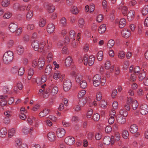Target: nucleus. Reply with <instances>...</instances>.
I'll use <instances>...</instances> for the list:
<instances>
[{"label": "nucleus", "instance_id": "nucleus-1", "mask_svg": "<svg viewBox=\"0 0 148 148\" xmlns=\"http://www.w3.org/2000/svg\"><path fill=\"white\" fill-rule=\"evenodd\" d=\"M13 53L9 51L6 52L3 57V60L5 64H9L11 62L13 58Z\"/></svg>", "mask_w": 148, "mask_h": 148}, {"label": "nucleus", "instance_id": "nucleus-2", "mask_svg": "<svg viewBox=\"0 0 148 148\" xmlns=\"http://www.w3.org/2000/svg\"><path fill=\"white\" fill-rule=\"evenodd\" d=\"M72 83L71 81L68 79L64 81L63 83V88L65 91H68L71 88Z\"/></svg>", "mask_w": 148, "mask_h": 148}, {"label": "nucleus", "instance_id": "nucleus-3", "mask_svg": "<svg viewBox=\"0 0 148 148\" xmlns=\"http://www.w3.org/2000/svg\"><path fill=\"white\" fill-rule=\"evenodd\" d=\"M93 81L94 86H97L100 84L101 82V76L98 74L96 75L93 77Z\"/></svg>", "mask_w": 148, "mask_h": 148}, {"label": "nucleus", "instance_id": "nucleus-4", "mask_svg": "<svg viewBox=\"0 0 148 148\" xmlns=\"http://www.w3.org/2000/svg\"><path fill=\"white\" fill-rule=\"evenodd\" d=\"M140 112L142 114L145 115L148 113V107L145 104H142L140 107Z\"/></svg>", "mask_w": 148, "mask_h": 148}, {"label": "nucleus", "instance_id": "nucleus-5", "mask_svg": "<svg viewBox=\"0 0 148 148\" xmlns=\"http://www.w3.org/2000/svg\"><path fill=\"white\" fill-rule=\"evenodd\" d=\"M58 88L57 86L52 85L48 89L45 93L47 94L51 92L52 93L53 95H54L57 94L58 91Z\"/></svg>", "mask_w": 148, "mask_h": 148}, {"label": "nucleus", "instance_id": "nucleus-6", "mask_svg": "<svg viewBox=\"0 0 148 148\" xmlns=\"http://www.w3.org/2000/svg\"><path fill=\"white\" fill-rule=\"evenodd\" d=\"M32 47L34 48V49L35 51L38 50V49H40V50L42 49H43L44 47H41L39 48V42L36 40H35L32 42Z\"/></svg>", "mask_w": 148, "mask_h": 148}, {"label": "nucleus", "instance_id": "nucleus-7", "mask_svg": "<svg viewBox=\"0 0 148 148\" xmlns=\"http://www.w3.org/2000/svg\"><path fill=\"white\" fill-rule=\"evenodd\" d=\"M66 131L65 130L62 128H58L56 131V135L59 138H61L64 136Z\"/></svg>", "mask_w": 148, "mask_h": 148}, {"label": "nucleus", "instance_id": "nucleus-8", "mask_svg": "<svg viewBox=\"0 0 148 148\" xmlns=\"http://www.w3.org/2000/svg\"><path fill=\"white\" fill-rule=\"evenodd\" d=\"M65 143L68 145H71L73 144L75 142V139L72 137L69 136L65 139Z\"/></svg>", "mask_w": 148, "mask_h": 148}, {"label": "nucleus", "instance_id": "nucleus-9", "mask_svg": "<svg viewBox=\"0 0 148 148\" xmlns=\"http://www.w3.org/2000/svg\"><path fill=\"white\" fill-rule=\"evenodd\" d=\"M17 23L15 22H13L10 23L9 26L10 31L12 32H15L18 27Z\"/></svg>", "mask_w": 148, "mask_h": 148}, {"label": "nucleus", "instance_id": "nucleus-10", "mask_svg": "<svg viewBox=\"0 0 148 148\" xmlns=\"http://www.w3.org/2000/svg\"><path fill=\"white\" fill-rule=\"evenodd\" d=\"M123 5L124 3L122 2L118 6V8L119 9H121L123 14L124 15H125L127 14V8L126 6H123Z\"/></svg>", "mask_w": 148, "mask_h": 148}, {"label": "nucleus", "instance_id": "nucleus-11", "mask_svg": "<svg viewBox=\"0 0 148 148\" xmlns=\"http://www.w3.org/2000/svg\"><path fill=\"white\" fill-rule=\"evenodd\" d=\"M45 64V62L43 58L41 57L38 60V69L39 70L42 69Z\"/></svg>", "mask_w": 148, "mask_h": 148}, {"label": "nucleus", "instance_id": "nucleus-12", "mask_svg": "<svg viewBox=\"0 0 148 148\" xmlns=\"http://www.w3.org/2000/svg\"><path fill=\"white\" fill-rule=\"evenodd\" d=\"M121 34L123 37L126 38L131 35L130 31L126 29H125L122 31Z\"/></svg>", "mask_w": 148, "mask_h": 148}, {"label": "nucleus", "instance_id": "nucleus-13", "mask_svg": "<svg viewBox=\"0 0 148 148\" xmlns=\"http://www.w3.org/2000/svg\"><path fill=\"white\" fill-rule=\"evenodd\" d=\"M55 29L54 25L53 23H51L49 24L47 27V31L48 33H53Z\"/></svg>", "mask_w": 148, "mask_h": 148}, {"label": "nucleus", "instance_id": "nucleus-14", "mask_svg": "<svg viewBox=\"0 0 148 148\" xmlns=\"http://www.w3.org/2000/svg\"><path fill=\"white\" fill-rule=\"evenodd\" d=\"M116 116V119L118 122L121 124H124L126 122V119L123 118L122 116L117 115Z\"/></svg>", "mask_w": 148, "mask_h": 148}, {"label": "nucleus", "instance_id": "nucleus-15", "mask_svg": "<svg viewBox=\"0 0 148 148\" xmlns=\"http://www.w3.org/2000/svg\"><path fill=\"white\" fill-rule=\"evenodd\" d=\"M135 12L134 11L132 10L130 11L128 13L127 18L129 21H132L134 18Z\"/></svg>", "mask_w": 148, "mask_h": 148}, {"label": "nucleus", "instance_id": "nucleus-16", "mask_svg": "<svg viewBox=\"0 0 148 148\" xmlns=\"http://www.w3.org/2000/svg\"><path fill=\"white\" fill-rule=\"evenodd\" d=\"M138 127L136 125L133 124L131 125L130 128V131L132 134L136 133L138 131Z\"/></svg>", "mask_w": 148, "mask_h": 148}, {"label": "nucleus", "instance_id": "nucleus-17", "mask_svg": "<svg viewBox=\"0 0 148 148\" xmlns=\"http://www.w3.org/2000/svg\"><path fill=\"white\" fill-rule=\"evenodd\" d=\"M72 62L73 60L72 58L70 56H69L65 60V66L66 67H69L72 63Z\"/></svg>", "mask_w": 148, "mask_h": 148}, {"label": "nucleus", "instance_id": "nucleus-18", "mask_svg": "<svg viewBox=\"0 0 148 148\" xmlns=\"http://www.w3.org/2000/svg\"><path fill=\"white\" fill-rule=\"evenodd\" d=\"M47 136L49 140L50 141H53L55 140L56 136L53 132H49Z\"/></svg>", "mask_w": 148, "mask_h": 148}, {"label": "nucleus", "instance_id": "nucleus-19", "mask_svg": "<svg viewBox=\"0 0 148 148\" xmlns=\"http://www.w3.org/2000/svg\"><path fill=\"white\" fill-rule=\"evenodd\" d=\"M49 109H44L42 111L40 112L39 113V115L41 117H43L47 115V114H49Z\"/></svg>", "mask_w": 148, "mask_h": 148}, {"label": "nucleus", "instance_id": "nucleus-20", "mask_svg": "<svg viewBox=\"0 0 148 148\" xmlns=\"http://www.w3.org/2000/svg\"><path fill=\"white\" fill-rule=\"evenodd\" d=\"M111 138L109 136L105 137L103 140V143L106 145H108L110 143Z\"/></svg>", "mask_w": 148, "mask_h": 148}, {"label": "nucleus", "instance_id": "nucleus-21", "mask_svg": "<svg viewBox=\"0 0 148 148\" xmlns=\"http://www.w3.org/2000/svg\"><path fill=\"white\" fill-rule=\"evenodd\" d=\"M126 20L124 18L121 19L119 23V26L120 28H123L126 25Z\"/></svg>", "mask_w": 148, "mask_h": 148}, {"label": "nucleus", "instance_id": "nucleus-22", "mask_svg": "<svg viewBox=\"0 0 148 148\" xmlns=\"http://www.w3.org/2000/svg\"><path fill=\"white\" fill-rule=\"evenodd\" d=\"M95 58L93 56H90L88 60V64L89 66H92L94 62Z\"/></svg>", "mask_w": 148, "mask_h": 148}, {"label": "nucleus", "instance_id": "nucleus-23", "mask_svg": "<svg viewBox=\"0 0 148 148\" xmlns=\"http://www.w3.org/2000/svg\"><path fill=\"white\" fill-rule=\"evenodd\" d=\"M106 25L105 24H103L101 25L99 27V32L101 34L103 33L106 30Z\"/></svg>", "mask_w": 148, "mask_h": 148}, {"label": "nucleus", "instance_id": "nucleus-24", "mask_svg": "<svg viewBox=\"0 0 148 148\" xmlns=\"http://www.w3.org/2000/svg\"><path fill=\"white\" fill-rule=\"evenodd\" d=\"M7 130L5 128H2L0 130V136L2 137H4L7 133Z\"/></svg>", "mask_w": 148, "mask_h": 148}, {"label": "nucleus", "instance_id": "nucleus-25", "mask_svg": "<svg viewBox=\"0 0 148 148\" xmlns=\"http://www.w3.org/2000/svg\"><path fill=\"white\" fill-rule=\"evenodd\" d=\"M142 13L143 15L145 16L148 13V5H145L142 10Z\"/></svg>", "mask_w": 148, "mask_h": 148}, {"label": "nucleus", "instance_id": "nucleus-26", "mask_svg": "<svg viewBox=\"0 0 148 148\" xmlns=\"http://www.w3.org/2000/svg\"><path fill=\"white\" fill-rule=\"evenodd\" d=\"M17 53L19 55H21L24 52V49L21 45H18L17 47Z\"/></svg>", "mask_w": 148, "mask_h": 148}, {"label": "nucleus", "instance_id": "nucleus-27", "mask_svg": "<svg viewBox=\"0 0 148 148\" xmlns=\"http://www.w3.org/2000/svg\"><path fill=\"white\" fill-rule=\"evenodd\" d=\"M52 70L51 66L50 64L48 65L46 67L45 70V73L46 75H49Z\"/></svg>", "mask_w": 148, "mask_h": 148}, {"label": "nucleus", "instance_id": "nucleus-28", "mask_svg": "<svg viewBox=\"0 0 148 148\" xmlns=\"http://www.w3.org/2000/svg\"><path fill=\"white\" fill-rule=\"evenodd\" d=\"M132 109L134 110H136L138 106V104L136 100H134L132 102Z\"/></svg>", "mask_w": 148, "mask_h": 148}, {"label": "nucleus", "instance_id": "nucleus-29", "mask_svg": "<svg viewBox=\"0 0 148 148\" xmlns=\"http://www.w3.org/2000/svg\"><path fill=\"white\" fill-rule=\"evenodd\" d=\"M119 113V116H122L124 117L127 116L128 114V112L124 109H121Z\"/></svg>", "mask_w": 148, "mask_h": 148}, {"label": "nucleus", "instance_id": "nucleus-30", "mask_svg": "<svg viewBox=\"0 0 148 148\" xmlns=\"http://www.w3.org/2000/svg\"><path fill=\"white\" fill-rule=\"evenodd\" d=\"M75 80L77 83H79L82 79V76L80 74H77L75 76Z\"/></svg>", "mask_w": 148, "mask_h": 148}, {"label": "nucleus", "instance_id": "nucleus-31", "mask_svg": "<svg viewBox=\"0 0 148 148\" xmlns=\"http://www.w3.org/2000/svg\"><path fill=\"white\" fill-rule=\"evenodd\" d=\"M103 57V53L102 51H99L97 54V58L99 61L101 60Z\"/></svg>", "mask_w": 148, "mask_h": 148}, {"label": "nucleus", "instance_id": "nucleus-32", "mask_svg": "<svg viewBox=\"0 0 148 148\" xmlns=\"http://www.w3.org/2000/svg\"><path fill=\"white\" fill-rule=\"evenodd\" d=\"M80 87L81 88L84 89L87 86V83L85 80L82 81L79 83Z\"/></svg>", "mask_w": 148, "mask_h": 148}, {"label": "nucleus", "instance_id": "nucleus-33", "mask_svg": "<svg viewBox=\"0 0 148 148\" xmlns=\"http://www.w3.org/2000/svg\"><path fill=\"white\" fill-rule=\"evenodd\" d=\"M86 101L85 99H81L79 100L78 104L80 107L84 106L85 104L86 103Z\"/></svg>", "mask_w": 148, "mask_h": 148}, {"label": "nucleus", "instance_id": "nucleus-34", "mask_svg": "<svg viewBox=\"0 0 148 148\" xmlns=\"http://www.w3.org/2000/svg\"><path fill=\"white\" fill-rule=\"evenodd\" d=\"M114 41L113 40H110L107 44V47L109 48H112L114 45Z\"/></svg>", "mask_w": 148, "mask_h": 148}, {"label": "nucleus", "instance_id": "nucleus-35", "mask_svg": "<svg viewBox=\"0 0 148 148\" xmlns=\"http://www.w3.org/2000/svg\"><path fill=\"white\" fill-rule=\"evenodd\" d=\"M40 78H38L36 79V82L38 83V82L39 81L40 83L42 84L43 83L45 82L46 80V76H42L41 80H40Z\"/></svg>", "mask_w": 148, "mask_h": 148}, {"label": "nucleus", "instance_id": "nucleus-36", "mask_svg": "<svg viewBox=\"0 0 148 148\" xmlns=\"http://www.w3.org/2000/svg\"><path fill=\"white\" fill-rule=\"evenodd\" d=\"M84 24V21L83 19L80 18L78 21V25L79 26L82 28L83 27Z\"/></svg>", "mask_w": 148, "mask_h": 148}, {"label": "nucleus", "instance_id": "nucleus-37", "mask_svg": "<svg viewBox=\"0 0 148 148\" xmlns=\"http://www.w3.org/2000/svg\"><path fill=\"white\" fill-rule=\"evenodd\" d=\"M10 0H3L2 2V5L4 7H6L10 3Z\"/></svg>", "mask_w": 148, "mask_h": 148}, {"label": "nucleus", "instance_id": "nucleus-38", "mask_svg": "<svg viewBox=\"0 0 148 148\" xmlns=\"http://www.w3.org/2000/svg\"><path fill=\"white\" fill-rule=\"evenodd\" d=\"M71 12L75 14H76L78 13V10L77 7L74 6L71 9Z\"/></svg>", "mask_w": 148, "mask_h": 148}, {"label": "nucleus", "instance_id": "nucleus-39", "mask_svg": "<svg viewBox=\"0 0 148 148\" xmlns=\"http://www.w3.org/2000/svg\"><path fill=\"white\" fill-rule=\"evenodd\" d=\"M107 106V104L106 102L104 100H102L100 102V106L102 108H106Z\"/></svg>", "mask_w": 148, "mask_h": 148}, {"label": "nucleus", "instance_id": "nucleus-40", "mask_svg": "<svg viewBox=\"0 0 148 148\" xmlns=\"http://www.w3.org/2000/svg\"><path fill=\"white\" fill-rule=\"evenodd\" d=\"M75 32L73 30H71L69 33V35L70 38L75 40Z\"/></svg>", "mask_w": 148, "mask_h": 148}, {"label": "nucleus", "instance_id": "nucleus-41", "mask_svg": "<svg viewBox=\"0 0 148 148\" xmlns=\"http://www.w3.org/2000/svg\"><path fill=\"white\" fill-rule=\"evenodd\" d=\"M86 91L84 90H82L80 91L78 93V97L79 98H82L85 94Z\"/></svg>", "mask_w": 148, "mask_h": 148}, {"label": "nucleus", "instance_id": "nucleus-42", "mask_svg": "<svg viewBox=\"0 0 148 148\" xmlns=\"http://www.w3.org/2000/svg\"><path fill=\"white\" fill-rule=\"evenodd\" d=\"M33 16V13L32 11H28L26 15V18L27 20H29Z\"/></svg>", "mask_w": 148, "mask_h": 148}, {"label": "nucleus", "instance_id": "nucleus-43", "mask_svg": "<svg viewBox=\"0 0 148 148\" xmlns=\"http://www.w3.org/2000/svg\"><path fill=\"white\" fill-rule=\"evenodd\" d=\"M122 136L124 139H127L129 136L128 132L126 130H124L122 133Z\"/></svg>", "mask_w": 148, "mask_h": 148}, {"label": "nucleus", "instance_id": "nucleus-44", "mask_svg": "<svg viewBox=\"0 0 148 148\" xmlns=\"http://www.w3.org/2000/svg\"><path fill=\"white\" fill-rule=\"evenodd\" d=\"M86 7H88V10L91 13L94 11L95 7L94 4L91 5L90 6L88 5L86 6Z\"/></svg>", "mask_w": 148, "mask_h": 148}, {"label": "nucleus", "instance_id": "nucleus-45", "mask_svg": "<svg viewBox=\"0 0 148 148\" xmlns=\"http://www.w3.org/2000/svg\"><path fill=\"white\" fill-rule=\"evenodd\" d=\"M146 76V75L145 72H143L140 73L139 74L138 76L139 80L141 81H142L144 79H145V77Z\"/></svg>", "mask_w": 148, "mask_h": 148}, {"label": "nucleus", "instance_id": "nucleus-46", "mask_svg": "<svg viewBox=\"0 0 148 148\" xmlns=\"http://www.w3.org/2000/svg\"><path fill=\"white\" fill-rule=\"evenodd\" d=\"M92 118L94 121H97L99 120L100 115L98 113H95L94 114Z\"/></svg>", "mask_w": 148, "mask_h": 148}, {"label": "nucleus", "instance_id": "nucleus-47", "mask_svg": "<svg viewBox=\"0 0 148 148\" xmlns=\"http://www.w3.org/2000/svg\"><path fill=\"white\" fill-rule=\"evenodd\" d=\"M19 68L17 66H15L12 67L11 69V72L12 74H15L17 73Z\"/></svg>", "mask_w": 148, "mask_h": 148}, {"label": "nucleus", "instance_id": "nucleus-48", "mask_svg": "<svg viewBox=\"0 0 148 148\" xmlns=\"http://www.w3.org/2000/svg\"><path fill=\"white\" fill-rule=\"evenodd\" d=\"M83 61L82 62L84 63V65H87L88 62V56L87 55H86L84 56L83 58Z\"/></svg>", "mask_w": 148, "mask_h": 148}, {"label": "nucleus", "instance_id": "nucleus-49", "mask_svg": "<svg viewBox=\"0 0 148 148\" xmlns=\"http://www.w3.org/2000/svg\"><path fill=\"white\" fill-rule=\"evenodd\" d=\"M46 23V21L42 18L40 20L39 23V25L40 27H43L45 26Z\"/></svg>", "mask_w": 148, "mask_h": 148}, {"label": "nucleus", "instance_id": "nucleus-50", "mask_svg": "<svg viewBox=\"0 0 148 148\" xmlns=\"http://www.w3.org/2000/svg\"><path fill=\"white\" fill-rule=\"evenodd\" d=\"M24 68L23 67L20 68L18 71V75L21 76L24 73Z\"/></svg>", "mask_w": 148, "mask_h": 148}, {"label": "nucleus", "instance_id": "nucleus-51", "mask_svg": "<svg viewBox=\"0 0 148 148\" xmlns=\"http://www.w3.org/2000/svg\"><path fill=\"white\" fill-rule=\"evenodd\" d=\"M125 56V53L123 51H120L118 53V57L119 58L123 59Z\"/></svg>", "mask_w": 148, "mask_h": 148}, {"label": "nucleus", "instance_id": "nucleus-52", "mask_svg": "<svg viewBox=\"0 0 148 148\" xmlns=\"http://www.w3.org/2000/svg\"><path fill=\"white\" fill-rule=\"evenodd\" d=\"M48 12L49 13L53 12L55 10V8L53 5L49 6L48 8Z\"/></svg>", "mask_w": 148, "mask_h": 148}, {"label": "nucleus", "instance_id": "nucleus-53", "mask_svg": "<svg viewBox=\"0 0 148 148\" xmlns=\"http://www.w3.org/2000/svg\"><path fill=\"white\" fill-rule=\"evenodd\" d=\"M97 100L99 101L102 98V93L101 92H98L96 95Z\"/></svg>", "mask_w": 148, "mask_h": 148}, {"label": "nucleus", "instance_id": "nucleus-54", "mask_svg": "<svg viewBox=\"0 0 148 148\" xmlns=\"http://www.w3.org/2000/svg\"><path fill=\"white\" fill-rule=\"evenodd\" d=\"M22 132L25 134L26 135L29 132V129L27 127H24L22 130Z\"/></svg>", "mask_w": 148, "mask_h": 148}, {"label": "nucleus", "instance_id": "nucleus-55", "mask_svg": "<svg viewBox=\"0 0 148 148\" xmlns=\"http://www.w3.org/2000/svg\"><path fill=\"white\" fill-rule=\"evenodd\" d=\"M15 133V130L14 128H12L8 132V135L9 136H12Z\"/></svg>", "mask_w": 148, "mask_h": 148}, {"label": "nucleus", "instance_id": "nucleus-56", "mask_svg": "<svg viewBox=\"0 0 148 148\" xmlns=\"http://www.w3.org/2000/svg\"><path fill=\"white\" fill-rule=\"evenodd\" d=\"M12 16V14L9 12L5 13L3 16L4 18L8 19L10 18Z\"/></svg>", "mask_w": 148, "mask_h": 148}, {"label": "nucleus", "instance_id": "nucleus-57", "mask_svg": "<svg viewBox=\"0 0 148 148\" xmlns=\"http://www.w3.org/2000/svg\"><path fill=\"white\" fill-rule=\"evenodd\" d=\"M4 114L7 117L9 118L12 115V112L9 110H6L4 112Z\"/></svg>", "mask_w": 148, "mask_h": 148}, {"label": "nucleus", "instance_id": "nucleus-58", "mask_svg": "<svg viewBox=\"0 0 148 148\" xmlns=\"http://www.w3.org/2000/svg\"><path fill=\"white\" fill-rule=\"evenodd\" d=\"M93 110L90 109L87 112V117L88 118H90L91 117L93 114Z\"/></svg>", "mask_w": 148, "mask_h": 148}, {"label": "nucleus", "instance_id": "nucleus-59", "mask_svg": "<svg viewBox=\"0 0 148 148\" xmlns=\"http://www.w3.org/2000/svg\"><path fill=\"white\" fill-rule=\"evenodd\" d=\"M110 62L109 61H107L105 63V68L106 69H108L110 67Z\"/></svg>", "mask_w": 148, "mask_h": 148}, {"label": "nucleus", "instance_id": "nucleus-60", "mask_svg": "<svg viewBox=\"0 0 148 148\" xmlns=\"http://www.w3.org/2000/svg\"><path fill=\"white\" fill-rule=\"evenodd\" d=\"M14 44V42L13 40H10L8 42L7 46L8 47L10 48L13 46Z\"/></svg>", "mask_w": 148, "mask_h": 148}, {"label": "nucleus", "instance_id": "nucleus-61", "mask_svg": "<svg viewBox=\"0 0 148 148\" xmlns=\"http://www.w3.org/2000/svg\"><path fill=\"white\" fill-rule=\"evenodd\" d=\"M103 19V16L101 14H99L97 16V21L98 22L100 23L102 21Z\"/></svg>", "mask_w": 148, "mask_h": 148}, {"label": "nucleus", "instance_id": "nucleus-62", "mask_svg": "<svg viewBox=\"0 0 148 148\" xmlns=\"http://www.w3.org/2000/svg\"><path fill=\"white\" fill-rule=\"evenodd\" d=\"M60 23L63 26L66 25V18L64 17L62 18L60 21Z\"/></svg>", "mask_w": 148, "mask_h": 148}, {"label": "nucleus", "instance_id": "nucleus-63", "mask_svg": "<svg viewBox=\"0 0 148 148\" xmlns=\"http://www.w3.org/2000/svg\"><path fill=\"white\" fill-rule=\"evenodd\" d=\"M116 112L114 110L112 109L109 112V115L110 117H114L115 116Z\"/></svg>", "mask_w": 148, "mask_h": 148}, {"label": "nucleus", "instance_id": "nucleus-64", "mask_svg": "<svg viewBox=\"0 0 148 148\" xmlns=\"http://www.w3.org/2000/svg\"><path fill=\"white\" fill-rule=\"evenodd\" d=\"M112 127L110 126H106L105 128V131L106 133H109L111 132L112 131Z\"/></svg>", "mask_w": 148, "mask_h": 148}]
</instances>
